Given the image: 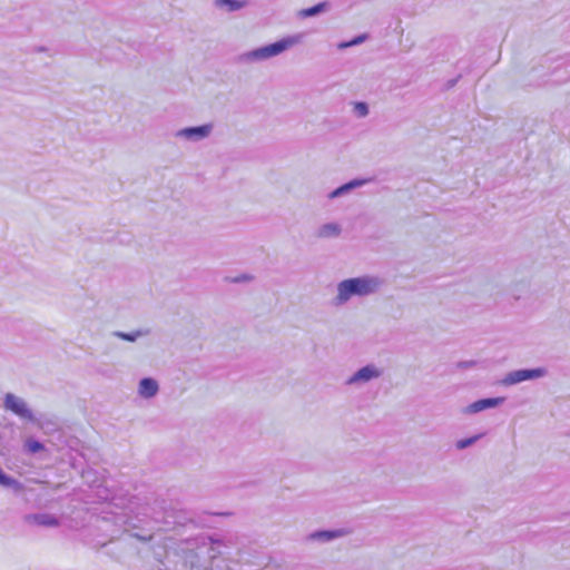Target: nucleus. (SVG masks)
Listing matches in <instances>:
<instances>
[{
    "mask_svg": "<svg viewBox=\"0 0 570 570\" xmlns=\"http://www.w3.org/2000/svg\"><path fill=\"white\" fill-rule=\"evenodd\" d=\"M383 285V279L377 276H361L347 278L337 284V295L333 299L335 306H342L353 296H368L376 293Z\"/></svg>",
    "mask_w": 570,
    "mask_h": 570,
    "instance_id": "f257e3e1",
    "label": "nucleus"
},
{
    "mask_svg": "<svg viewBox=\"0 0 570 570\" xmlns=\"http://www.w3.org/2000/svg\"><path fill=\"white\" fill-rule=\"evenodd\" d=\"M299 41L296 36L283 38L276 42L244 52L239 59L243 62H254L271 59L292 48Z\"/></svg>",
    "mask_w": 570,
    "mask_h": 570,
    "instance_id": "f03ea898",
    "label": "nucleus"
},
{
    "mask_svg": "<svg viewBox=\"0 0 570 570\" xmlns=\"http://www.w3.org/2000/svg\"><path fill=\"white\" fill-rule=\"evenodd\" d=\"M3 407L6 411L14 414L20 420L37 423V417L29 407L27 401L11 392L6 393L3 397Z\"/></svg>",
    "mask_w": 570,
    "mask_h": 570,
    "instance_id": "7ed1b4c3",
    "label": "nucleus"
},
{
    "mask_svg": "<svg viewBox=\"0 0 570 570\" xmlns=\"http://www.w3.org/2000/svg\"><path fill=\"white\" fill-rule=\"evenodd\" d=\"M547 371L543 367L537 368H521L509 372L501 383L505 386L514 385L524 381L535 380L543 377Z\"/></svg>",
    "mask_w": 570,
    "mask_h": 570,
    "instance_id": "20e7f679",
    "label": "nucleus"
},
{
    "mask_svg": "<svg viewBox=\"0 0 570 570\" xmlns=\"http://www.w3.org/2000/svg\"><path fill=\"white\" fill-rule=\"evenodd\" d=\"M383 375V370L377 367L375 364H367L357 370L351 375L345 384L348 386H357L368 383L372 380H376Z\"/></svg>",
    "mask_w": 570,
    "mask_h": 570,
    "instance_id": "39448f33",
    "label": "nucleus"
},
{
    "mask_svg": "<svg viewBox=\"0 0 570 570\" xmlns=\"http://www.w3.org/2000/svg\"><path fill=\"white\" fill-rule=\"evenodd\" d=\"M212 131L213 125L204 124L200 126L179 129L175 132V137L196 142L206 139Z\"/></svg>",
    "mask_w": 570,
    "mask_h": 570,
    "instance_id": "423d86ee",
    "label": "nucleus"
},
{
    "mask_svg": "<svg viewBox=\"0 0 570 570\" xmlns=\"http://www.w3.org/2000/svg\"><path fill=\"white\" fill-rule=\"evenodd\" d=\"M190 544L195 546L197 550L203 551V554L206 552L209 560H214L220 554L218 548L222 542L219 539L203 535L194 539V542H190Z\"/></svg>",
    "mask_w": 570,
    "mask_h": 570,
    "instance_id": "0eeeda50",
    "label": "nucleus"
},
{
    "mask_svg": "<svg viewBox=\"0 0 570 570\" xmlns=\"http://www.w3.org/2000/svg\"><path fill=\"white\" fill-rule=\"evenodd\" d=\"M504 401H505V399L502 396L481 399V400H478V401L469 404L466 407H464L463 413L464 414L479 413V412L488 410V409L497 407V406L503 404Z\"/></svg>",
    "mask_w": 570,
    "mask_h": 570,
    "instance_id": "6e6552de",
    "label": "nucleus"
},
{
    "mask_svg": "<svg viewBox=\"0 0 570 570\" xmlns=\"http://www.w3.org/2000/svg\"><path fill=\"white\" fill-rule=\"evenodd\" d=\"M350 534V530L347 529H335V530H317L309 533L306 537L307 541H317V542H330L335 539L342 538Z\"/></svg>",
    "mask_w": 570,
    "mask_h": 570,
    "instance_id": "1a4fd4ad",
    "label": "nucleus"
},
{
    "mask_svg": "<svg viewBox=\"0 0 570 570\" xmlns=\"http://www.w3.org/2000/svg\"><path fill=\"white\" fill-rule=\"evenodd\" d=\"M23 522L38 527L56 528L59 525L57 517L50 513H31L23 517Z\"/></svg>",
    "mask_w": 570,
    "mask_h": 570,
    "instance_id": "9d476101",
    "label": "nucleus"
},
{
    "mask_svg": "<svg viewBox=\"0 0 570 570\" xmlns=\"http://www.w3.org/2000/svg\"><path fill=\"white\" fill-rule=\"evenodd\" d=\"M366 183H367L366 179H352L348 183H345V184L341 185L340 187H337L336 189L332 190L327 195V197L330 199H334V198L345 196L346 194L351 193L355 188L362 187Z\"/></svg>",
    "mask_w": 570,
    "mask_h": 570,
    "instance_id": "9b49d317",
    "label": "nucleus"
},
{
    "mask_svg": "<svg viewBox=\"0 0 570 570\" xmlns=\"http://www.w3.org/2000/svg\"><path fill=\"white\" fill-rule=\"evenodd\" d=\"M159 390L158 383L151 377H144L139 382V395L145 399L154 397Z\"/></svg>",
    "mask_w": 570,
    "mask_h": 570,
    "instance_id": "f8f14e48",
    "label": "nucleus"
},
{
    "mask_svg": "<svg viewBox=\"0 0 570 570\" xmlns=\"http://www.w3.org/2000/svg\"><path fill=\"white\" fill-rule=\"evenodd\" d=\"M190 542H194V539L188 540L186 542L188 546V551L185 556V563H186V566H189L191 569L200 568L204 566L200 562V556L203 554V551L197 550L195 546L190 544Z\"/></svg>",
    "mask_w": 570,
    "mask_h": 570,
    "instance_id": "ddd939ff",
    "label": "nucleus"
},
{
    "mask_svg": "<svg viewBox=\"0 0 570 570\" xmlns=\"http://www.w3.org/2000/svg\"><path fill=\"white\" fill-rule=\"evenodd\" d=\"M341 232H342V228L337 223H326L318 228L317 237H320V238L337 237L341 234Z\"/></svg>",
    "mask_w": 570,
    "mask_h": 570,
    "instance_id": "4468645a",
    "label": "nucleus"
},
{
    "mask_svg": "<svg viewBox=\"0 0 570 570\" xmlns=\"http://www.w3.org/2000/svg\"><path fill=\"white\" fill-rule=\"evenodd\" d=\"M149 334H150L149 328H139V330L130 332V333H126V332H121V331H115L112 333L114 336L121 338L124 341H128V342H136L139 337L147 336Z\"/></svg>",
    "mask_w": 570,
    "mask_h": 570,
    "instance_id": "2eb2a0df",
    "label": "nucleus"
},
{
    "mask_svg": "<svg viewBox=\"0 0 570 570\" xmlns=\"http://www.w3.org/2000/svg\"><path fill=\"white\" fill-rule=\"evenodd\" d=\"M0 485L12 489L16 493L23 490V484L17 479L6 474L0 468Z\"/></svg>",
    "mask_w": 570,
    "mask_h": 570,
    "instance_id": "dca6fc26",
    "label": "nucleus"
},
{
    "mask_svg": "<svg viewBox=\"0 0 570 570\" xmlns=\"http://www.w3.org/2000/svg\"><path fill=\"white\" fill-rule=\"evenodd\" d=\"M247 1L245 0H215V6L217 8H226L227 11L234 12L246 7Z\"/></svg>",
    "mask_w": 570,
    "mask_h": 570,
    "instance_id": "f3484780",
    "label": "nucleus"
},
{
    "mask_svg": "<svg viewBox=\"0 0 570 570\" xmlns=\"http://www.w3.org/2000/svg\"><path fill=\"white\" fill-rule=\"evenodd\" d=\"M327 3L326 2H320L313 7L303 9L299 11V17L302 18H309L315 17L326 10Z\"/></svg>",
    "mask_w": 570,
    "mask_h": 570,
    "instance_id": "a211bd4d",
    "label": "nucleus"
},
{
    "mask_svg": "<svg viewBox=\"0 0 570 570\" xmlns=\"http://www.w3.org/2000/svg\"><path fill=\"white\" fill-rule=\"evenodd\" d=\"M483 435H484L483 433H480V434H475V435H472L466 439L458 440L455 443V448L458 450H464V449L475 444Z\"/></svg>",
    "mask_w": 570,
    "mask_h": 570,
    "instance_id": "6ab92c4d",
    "label": "nucleus"
},
{
    "mask_svg": "<svg viewBox=\"0 0 570 570\" xmlns=\"http://www.w3.org/2000/svg\"><path fill=\"white\" fill-rule=\"evenodd\" d=\"M353 110L355 112V115L360 118H364L368 115L370 112V109H368V105L366 102H363V101H356L353 104Z\"/></svg>",
    "mask_w": 570,
    "mask_h": 570,
    "instance_id": "aec40b11",
    "label": "nucleus"
},
{
    "mask_svg": "<svg viewBox=\"0 0 570 570\" xmlns=\"http://www.w3.org/2000/svg\"><path fill=\"white\" fill-rule=\"evenodd\" d=\"M24 446L28 452L30 453H38L45 449V445L35 439H28L24 443Z\"/></svg>",
    "mask_w": 570,
    "mask_h": 570,
    "instance_id": "412c9836",
    "label": "nucleus"
},
{
    "mask_svg": "<svg viewBox=\"0 0 570 570\" xmlns=\"http://www.w3.org/2000/svg\"><path fill=\"white\" fill-rule=\"evenodd\" d=\"M366 37H367L366 35H360V36L353 38L350 41L341 42L338 45V48L340 49H345V48H350V47H353V46H357V45L362 43L366 39Z\"/></svg>",
    "mask_w": 570,
    "mask_h": 570,
    "instance_id": "4be33fe9",
    "label": "nucleus"
},
{
    "mask_svg": "<svg viewBox=\"0 0 570 570\" xmlns=\"http://www.w3.org/2000/svg\"><path fill=\"white\" fill-rule=\"evenodd\" d=\"M171 515L166 512V515L164 518V522L168 525H184L186 523V518L185 517H179L178 519H174L173 521L169 520Z\"/></svg>",
    "mask_w": 570,
    "mask_h": 570,
    "instance_id": "5701e85b",
    "label": "nucleus"
},
{
    "mask_svg": "<svg viewBox=\"0 0 570 570\" xmlns=\"http://www.w3.org/2000/svg\"><path fill=\"white\" fill-rule=\"evenodd\" d=\"M252 276L247 274H242L235 278L232 279L233 283H243V282H249L252 281Z\"/></svg>",
    "mask_w": 570,
    "mask_h": 570,
    "instance_id": "b1692460",
    "label": "nucleus"
},
{
    "mask_svg": "<svg viewBox=\"0 0 570 570\" xmlns=\"http://www.w3.org/2000/svg\"><path fill=\"white\" fill-rule=\"evenodd\" d=\"M475 364H476V362L471 360V361L459 362L456 366L459 368H470V367L475 366Z\"/></svg>",
    "mask_w": 570,
    "mask_h": 570,
    "instance_id": "393cba45",
    "label": "nucleus"
},
{
    "mask_svg": "<svg viewBox=\"0 0 570 570\" xmlns=\"http://www.w3.org/2000/svg\"><path fill=\"white\" fill-rule=\"evenodd\" d=\"M568 435H570V432L568 433Z\"/></svg>",
    "mask_w": 570,
    "mask_h": 570,
    "instance_id": "a878e982",
    "label": "nucleus"
}]
</instances>
